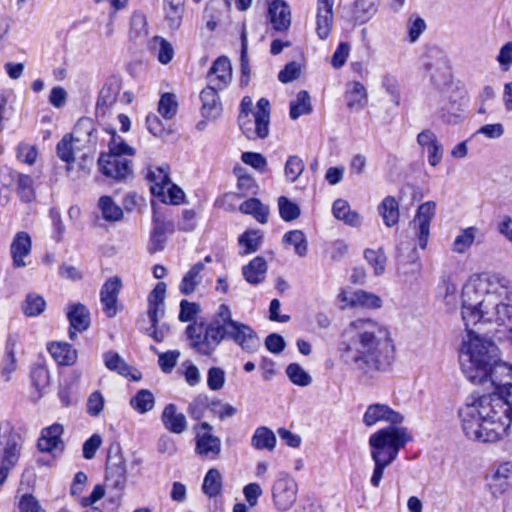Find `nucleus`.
<instances>
[{
	"label": "nucleus",
	"mask_w": 512,
	"mask_h": 512,
	"mask_svg": "<svg viewBox=\"0 0 512 512\" xmlns=\"http://www.w3.org/2000/svg\"><path fill=\"white\" fill-rule=\"evenodd\" d=\"M225 379V371L220 367H211L207 372V386L212 391L222 389L225 384Z\"/></svg>",
	"instance_id": "64"
},
{
	"label": "nucleus",
	"mask_w": 512,
	"mask_h": 512,
	"mask_svg": "<svg viewBox=\"0 0 512 512\" xmlns=\"http://www.w3.org/2000/svg\"><path fill=\"white\" fill-rule=\"evenodd\" d=\"M334 0H318L316 32L321 39H326L331 31Z\"/></svg>",
	"instance_id": "22"
},
{
	"label": "nucleus",
	"mask_w": 512,
	"mask_h": 512,
	"mask_svg": "<svg viewBox=\"0 0 512 512\" xmlns=\"http://www.w3.org/2000/svg\"><path fill=\"white\" fill-rule=\"evenodd\" d=\"M21 309L25 316L37 317L45 311L46 301L41 295L31 292L26 295Z\"/></svg>",
	"instance_id": "41"
},
{
	"label": "nucleus",
	"mask_w": 512,
	"mask_h": 512,
	"mask_svg": "<svg viewBox=\"0 0 512 512\" xmlns=\"http://www.w3.org/2000/svg\"><path fill=\"white\" fill-rule=\"evenodd\" d=\"M283 243L294 247L295 253L299 257H305L308 252V242L305 234L301 230H291L284 234Z\"/></svg>",
	"instance_id": "47"
},
{
	"label": "nucleus",
	"mask_w": 512,
	"mask_h": 512,
	"mask_svg": "<svg viewBox=\"0 0 512 512\" xmlns=\"http://www.w3.org/2000/svg\"><path fill=\"white\" fill-rule=\"evenodd\" d=\"M488 381L496 390L511 384L512 365L502 361L500 358L499 361L491 367V371L488 372L487 382Z\"/></svg>",
	"instance_id": "27"
},
{
	"label": "nucleus",
	"mask_w": 512,
	"mask_h": 512,
	"mask_svg": "<svg viewBox=\"0 0 512 512\" xmlns=\"http://www.w3.org/2000/svg\"><path fill=\"white\" fill-rule=\"evenodd\" d=\"M63 432V426L58 423L43 428L37 442L39 451L45 453L62 452L65 446L62 440Z\"/></svg>",
	"instance_id": "14"
},
{
	"label": "nucleus",
	"mask_w": 512,
	"mask_h": 512,
	"mask_svg": "<svg viewBox=\"0 0 512 512\" xmlns=\"http://www.w3.org/2000/svg\"><path fill=\"white\" fill-rule=\"evenodd\" d=\"M210 412L220 420L233 417L237 413V409L229 403L220 399H214L209 404Z\"/></svg>",
	"instance_id": "60"
},
{
	"label": "nucleus",
	"mask_w": 512,
	"mask_h": 512,
	"mask_svg": "<svg viewBox=\"0 0 512 512\" xmlns=\"http://www.w3.org/2000/svg\"><path fill=\"white\" fill-rule=\"evenodd\" d=\"M168 231H172L171 224L165 222H155L154 228L150 236V247L151 253L161 251L165 243V234Z\"/></svg>",
	"instance_id": "50"
},
{
	"label": "nucleus",
	"mask_w": 512,
	"mask_h": 512,
	"mask_svg": "<svg viewBox=\"0 0 512 512\" xmlns=\"http://www.w3.org/2000/svg\"><path fill=\"white\" fill-rule=\"evenodd\" d=\"M251 445L257 450H273L276 445V437L273 431L265 426L258 427L251 439Z\"/></svg>",
	"instance_id": "40"
},
{
	"label": "nucleus",
	"mask_w": 512,
	"mask_h": 512,
	"mask_svg": "<svg viewBox=\"0 0 512 512\" xmlns=\"http://www.w3.org/2000/svg\"><path fill=\"white\" fill-rule=\"evenodd\" d=\"M371 458L374 462V469L370 478V483L373 487L377 488L380 486L384 470L394 461L377 456H371Z\"/></svg>",
	"instance_id": "62"
},
{
	"label": "nucleus",
	"mask_w": 512,
	"mask_h": 512,
	"mask_svg": "<svg viewBox=\"0 0 512 512\" xmlns=\"http://www.w3.org/2000/svg\"><path fill=\"white\" fill-rule=\"evenodd\" d=\"M374 0H358L355 2L354 16L360 23H365L376 13Z\"/></svg>",
	"instance_id": "56"
},
{
	"label": "nucleus",
	"mask_w": 512,
	"mask_h": 512,
	"mask_svg": "<svg viewBox=\"0 0 512 512\" xmlns=\"http://www.w3.org/2000/svg\"><path fill=\"white\" fill-rule=\"evenodd\" d=\"M96 130L93 123L88 119L79 120L71 135H65L57 144L58 157L66 162H74L75 153L79 152L81 147L84 149L89 144V152H95L97 144Z\"/></svg>",
	"instance_id": "8"
},
{
	"label": "nucleus",
	"mask_w": 512,
	"mask_h": 512,
	"mask_svg": "<svg viewBox=\"0 0 512 512\" xmlns=\"http://www.w3.org/2000/svg\"><path fill=\"white\" fill-rule=\"evenodd\" d=\"M465 437L479 443H496L507 437L512 425V383L493 394L473 392L458 409Z\"/></svg>",
	"instance_id": "4"
},
{
	"label": "nucleus",
	"mask_w": 512,
	"mask_h": 512,
	"mask_svg": "<svg viewBox=\"0 0 512 512\" xmlns=\"http://www.w3.org/2000/svg\"><path fill=\"white\" fill-rule=\"evenodd\" d=\"M67 318L69 320V338L74 340L77 332L82 333L90 326V312L81 303L70 304L67 307Z\"/></svg>",
	"instance_id": "15"
},
{
	"label": "nucleus",
	"mask_w": 512,
	"mask_h": 512,
	"mask_svg": "<svg viewBox=\"0 0 512 512\" xmlns=\"http://www.w3.org/2000/svg\"><path fill=\"white\" fill-rule=\"evenodd\" d=\"M253 101L250 96H244L240 103V113L238 123L240 129L249 139H264L269 135L270 125V102L266 98H260L256 104L254 112V128L250 119Z\"/></svg>",
	"instance_id": "7"
},
{
	"label": "nucleus",
	"mask_w": 512,
	"mask_h": 512,
	"mask_svg": "<svg viewBox=\"0 0 512 512\" xmlns=\"http://www.w3.org/2000/svg\"><path fill=\"white\" fill-rule=\"evenodd\" d=\"M340 361L360 378L374 379L392 370L396 346L388 326L372 318H357L341 332Z\"/></svg>",
	"instance_id": "2"
},
{
	"label": "nucleus",
	"mask_w": 512,
	"mask_h": 512,
	"mask_svg": "<svg viewBox=\"0 0 512 512\" xmlns=\"http://www.w3.org/2000/svg\"><path fill=\"white\" fill-rule=\"evenodd\" d=\"M166 295V284L158 282L154 289L148 295L147 316L149 320L156 322L158 318L164 316V301Z\"/></svg>",
	"instance_id": "23"
},
{
	"label": "nucleus",
	"mask_w": 512,
	"mask_h": 512,
	"mask_svg": "<svg viewBox=\"0 0 512 512\" xmlns=\"http://www.w3.org/2000/svg\"><path fill=\"white\" fill-rule=\"evenodd\" d=\"M427 69L431 72L430 79L436 88H442L449 83L451 71L446 61L443 60L436 64H427Z\"/></svg>",
	"instance_id": "44"
},
{
	"label": "nucleus",
	"mask_w": 512,
	"mask_h": 512,
	"mask_svg": "<svg viewBox=\"0 0 512 512\" xmlns=\"http://www.w3.org/2000/svg\"><path fill=\"white\" fill-rule=\"evenodd\" d=\"M161 420L164 427L175 434H181L187 429V420L183 413H178L174 404L165 406Z\"/></svg>",
	"instance_id": "26"
},
{
	"label": "nucleus",
	"mask_w": 512,
	"mask_h": 512,
	"mask_svg": "<svg viewBox=\"0 0 512 512\" xmlns=\"http://www.w3.org/2000/svg\"><path fill=\"white\" fill-rule=\"evenodd\" d=\"M334 217L343 221L346 225L358 227L362 223L360 214L350 208L349 203L344 199H336L332 206Z\"/></svg>",
	"instance_id": "29"
},
{
	"label": "nucleus",
	"mask_w": 512,
	"mask_h": 512,
	"mask_svg": "<svg viewBox=\"0 0 512 512\" xmlns=\"http://www.w3.org/2000/svg\"><path fill=\"white\" fill-rule=\"evenodd\" d=\"M221 440L212 433H196L195 453L202 459L216 460L221 453Z\"/></svg>",
	"instance_id": "17"
},
{
	"label": "nucleus",
	"mask_w": 512,
	"mask_h": 512,
	"mask_svg": "<svg viewBox=\"0 0 512 512\" xmlns=\"http://www.w3.org/2000/svg\"><path fill=\"white\" fill-rule=\"evenodd\" d=\"M262 242V234L258 230L246 231L239 239L238 243L243 250L240 252L243 255L256 252Z\"/></svg>",
	"instance_id": "49"
},
{
	"label": "nucleus",
	"mask_w": 512,
	"mask_h": 512,
	"mask_svg": "<svg viewBox=\"0 0 512 512\" xmlns=\"http://www.w3.org/2000/svg\"><path fill=\"white\" fill-rule=\"evenodd\" d=\"M122 288V281L119 277L109 278L101 287L100 301L103 311L107 317L112 318L118 312V295Z\"/></svg>",
	"instance_id": "13"
},
{
	"label": "nucleus",
	"mask_w": 512,
	"mask_h": 512,
	"mask_svg": "<svg viewBox=\"0 0 512 512\" xmlns=\"http://www.w3.org/2000/svg\"><path fill=\"white\" fill-rule=\"evenodd\" d=\"M106 132L110 135L109 152L100 155L98 159L99 169L106 177L116 181H125L133 173L131 161L125 156L134 155L135 150L122 137L117 135L115 129H106Z\"/></svg>",
	"instance_id": "5"
},
{
	"label": "nucleus",
	"mask_w": 512,
	"mask_h": 512,
	"mask_svg": "<svg viewBox=\"0 0 512 512\" xmlns=\"http://www.w3.org/2000/svg\"><path fill=\"white\" fill-rule=\"evenodd\" d=\"M31 381L33 386L41 391L49 385L50 373L43 365H37L31 370Z\"/></svg>",
	"instance_id": "61"
},
{
	"label": "nucleus",
	"mask_w": 512,
	"mask_h": 512,
	"mask_svg": "<svg viewBox=\"0 0 512 512\" xmlns=\"http://www.w3.org/2000/svg\"><path fill=\"white\" fill-rule=\"evenodd\" d=\"M364 258L372 266L376 276L384 273L387 258L382 248L377 250L366 249L364 251Z\"/></svg>",
	"instance_id": "52"
},
{
	"label": "nucleus",
	"mask_w": 512,
	"mask_h": 512,
	"mask_svg": "<svg viewBox=\"0 0 512 512\" xmlns=\"http://www.w3.org/2000/svg\"><path fill=\"white\" fill-rule=\"evenodd\" d=\"M165 20L169 29L177 30L182 23L184 6L180 0H165Z\"/></svg>",
	"instance_id": "38"
},
{
	"label": "nucleus",
	"mask_w": 512,
	"mask_h": 512,
	"mask_svg": "<svg viewBox=\"0 0 512 512\" xmlns=\"http://www.w3.org/2000/svg\"><path fill=\"white\" fill-rule=\"evenodd\" d=\"M103 361L105 367L110 371L116 372L123 377L131 376V379L137 381L140 379V376H135L131 374V367L126 363V361L114 351H107L103 354Z\"/></svg>",
	"instance_id": "31"
},
{
	"label": "nucleus",
	"mask_w": 512,
	"mask_h": 512,
	"mask_svg": "<svg viewBox=\"0 0 512 512\" xmlns=\"http://www.w3.org/2000/svg\"><path fill=\"white\" fill-rule=\"evenodd\" d=\"M404 419L400 412L383 403L368 405L363 415V423L367 427H372L380 422L389 423V426L400 425Z\"/></svg>",
	"instance_id": "12"
},
{
	"label": "nucleus",
	"mask_w": 512,
	"mask_h": 512,
	"mask_svg": "<svg viewBox=\"0 0 512 512\" xmlns=\"http://www.w3.org/2000/svg\"><path fill=\"white\" fill-rule=\"evenodd\" d=\"M208 84L225 89L232 79V67L227 57L217 58L207 74Z\"/></svg>",
	"instance_id": "18"
},
{
	"label": "nucleus",
	"mask_w": 512,
	"mask_h": 512,
	"mask_svg": "<svg viewBox=\"0 0 512 512\" xmlns=\"http://www.w3.org/2000/svg\"><path fill=\"white\" fill-rule=\"evenodd\" d=\"M378 212L387 227H393L399 221V204L393 196H386L382 200L378 206Z\"/></svg>",
	"instance_id": "33"
},
{
	"label": "nucleus",
	"mask_w": 512,
	"mask_h": 512,
	"mask_svg": "<svg viewBox=\"0 0 512 512\" xmlns=\"http://www.w3.org/2000/svg\"><path fill=\"white\" fill-rule=\"evenodd\" d=\"M305 168L303 160L297 155H291L288 157L285 167L284 174L287 181L294 183L301 176Z\"/></svg>",
	"instance_id": "54"
},
{
	"label": "nucleus",
	"mask_w": 512,
	"mask_h": 512,
	"mask_svg": "<svg viewBox=\"0 0 512 512\" xmlns=\"http://www.w3.org/2000/svg\"><path fill=\"white\" fill-rule=\"evenodd\" d=\"M47 349L59 365L71 366L77 361V350L69 343L53 342Z\"/></svg>",
	"instance_id": "28"
},
{
	"label": "nucleus",
	"mask_w": 512,
	"mask_h": 512,
	"mask_svg": "<svg viewBox=\"0 0 512 512\" xmlns=\"http://www.w3.org/2000/svg\"><path fill=\"white\" fill-rule=\"evenodd\" d=\"M178 103L175 95L166 93L161 96L158 104V112L162 117L169 120L172 119L177 113Z\"/></svg>",
	"instance_id": "59"
},
{
	"label": "nucleus",
	"mask_w": 512,
	"mask_h": 512,
	"mask_svg": "<svg viewBox=\"0 0 512 512\" xmlns=\"http://www.w3.org/2000/svg\"><path fill=\"white\" fill-rule=\"evenodd\" d=\"M121 86L118 80L110 79L102 87L96 103L97 114L105 115L116 103Z\"/></svg>",
	"instance_id": "21"
},
{
	"label": "nucleus",
	"mask_w": 512,
	"mask_h": 512,
	"mask_svg": "<svg viewBox=\"0 0 512 512\" xmlns=\"http://www.w3.org/2000/svg\"><path fill=\"white\" fill-rule=\"evenodd\" d=\"M209 399L206 395H198L188 406L187 412L194 420H200L204 416L206 408H209Z\"/></svg>",
	"instance_id": "63"
},
{
	"label": "nucleus",
	"mask_w": 512,
	"mask_h": 512,
	"mask_svg": "<svg viewBox=\"0 0 512 512\" xmlns=\"http://www.w3.org/2000/svg\"><path fill=\"white\" fill-rule=\"evenodd\" d=\"M461 316L467 331L459 350L461 370L471 383L484 384L501 353L491 339L472 327L484 323L504 325L512 320V279L499 272L471 276L462 290Z\"/></svg>",
	"instance_id": "1"
},
{
	"label": "nucleus",
	"mask_w": 512,
	"mask_h": 512,
	"mask_svg": "<svg viewBox=\"0 0 512 512\" xmlns=\"http://www.w3.org/2000/svg\"><path fill=\"white\" fill-rule=\"evenodd\" d=\"M148 35L146 17L142 13H134L130 21L129 39L135 44L145 41Z\"/></svg>",
	"instance_id": "39"
},
{
	"label": "nucleus",
	"mask_w": 512,
	"mask_h": 512,
	"mask_svg": "<svg viewBox=\"0 0 512 512\" xmlns=\"http://www.w3.org/2000/svg\"><path fill=\"white\" fill-rule=\"evenodd\" d=\"M286 375L289 380L297 386L306 387L312 382V377L298 363H291L286 368Z\"/></svg>",
	"instance_id": "51"
},
{
	"label": "nucleus",
	"mask_w": 512,
	"mask_h": 512,
	"mask_svg": "<svg viewBox=\"0 0 512 512\" xmlns=\"http://www.w3.org/2000/svg\"><path fill=\"white\" fill-rule=\"evenodd\" d=\"M345 100L348 109L355 111L363 110L368 102V94L364 85L358 81L347 83Z\"/></svg>",
	"instance_id": "24"
},
{
	"label": "nucleus",
	"mask_w": 512,
	"mask_h": 512,
	"mask_svg": "<svg viewBox=\"0 0 512 512\" xmlns=\"http://www.w3.org/2000/svg\"><path fill=\"white\" fill-rule=\"evenodd\" d=\"M105 480L109 487L122 491L127 482V470L125 459L119 445H112L109 448Z\"/></svg>",
	"instance_id": "10"
},
{
	"label": "nucleus",
	"mask_w": 512,
	"mask_h": 512,
	"mask_svg": "<svg viewBox=\"0 0 512 512\" xmlns=\"http://www.w3.org/2000/svg\"><path fill=\"white\" fill-rule=\"evenodd\" d=\"M32 240L27 232H17L10 246V254L13 261V267L22 268L27 264L24 258L31 253Z\"/></svg>",
	"instance_id": "19"
},
{
	"label": "nucleus",
	"mask_w": 512,
	"mask_h": 512,
	"mask_svg": "<svg viewBox=\"0 0 512 512\" xmlns=\"http://www.w3.org/2000/svg\"><path fill=\"white\" fill-rule=\"evenodd\" d=\"M278 207L280 217L286 222L293 221L300 216L299 206L285 196L278 198Z\"/></svg>",
	"instance_id": "57"
},
{
	"label": "nucleus",
	"mask_w": 512,
	"mask_h": 512,
	"mask_svg": "<svg viewBox=\"0 0 512 512\" xmlns=\"http://www.w3.org/2000/svg\"><path fill=\"white\" fill-rule=\"evenodd\" d=\"M435 212L436 203L434 201L424 202L418 207L416 215L410 223L421 249H425L427 246L430 235V223L435 216Z\"/></svg>",
	"instance_id": "11"
},
{
	"label": "nucleus",
	"mask_w": 512,
	"mask_h": 512,
	"mask_svg": "<svg viewBox=\"0 0 512 512\" xmlns=\"http://www.w3.org/2000/svg\"><path fill=\"white\" fill-rule=\"evenodd\" d=\"M17 194L23 202L29 203L35 199L33 179L26 174L17 173Z\"/></svg>",
	"instance_id": "53"
},
{
	"label": "nucleus",
	"mask_w": 512,
	"mask_h": 512,
	"mask_svg": "<svg viewBox=\"0 0 512 512\" xmlns=\"http://www.w3.org/2000/svg\"><path fill=\"white\" fill-rule=\"evenodd\" d=\"M271 494L275 509L286 512L293 507L297 500V482L290 475L281 473L272 484Z\"/></svg>",
	"instance_id": "9"
},
{
	"label": "nucleus",
	"mask_w": 512,
	"mask_h": 512,
	"mask_svg": "<svg viewBox=\"0 0 512 512\" xmlns=\"http://www.w3.org/2000/svg\"><path fill=\"white\" fill-rule=\"evenodd\" d=\"M417 143L423 149L427 151L428 163L436 167L439 165L443 158V146L439 143L436 134L430 130H422L417 135Z\"/></svg>",
	"instance_id": "16"
},
{
	"label": "nucleus",
	"mask_w": 512,
	"mask_h": 512,
	"mask_svg": "<svg viewBox=\"0 0 512 512\" xmlns=\"http://www.w3.org/2000/svg\"><path fill=\"white\" fill-rule=\"evenodd\" d=\"M311 112L312 105L308 92L305 90L298 92L296 99L290 102L289 114L291 119L296 120L300 116L310 114Z\"/></svg>",
	"instance_id": "45"
},
{
	"label": "nucleus",
	"mask_w": 512,
	"mask_h": 512,
	"mask_svg": "<svg viewBox=\"0 0 512 512\" xmlns=\"http://www.w3.org/2000/svg\"><path fill=\"white\" fill-rule=\"evenodd\" d=\"M219 90L221 89L208 84L200 93L201 113L206 119H216L222 112V104L218 96Z\"/></svg>",
	"instance_id": "20"
},
{
	"label": "nucleus",
	"mask_w": 512,
	"mask_h": 512,
	"mask_svg": "<svg viewBox=\"0 0 512 512\" xmlns=\"http://www.w3.org/2000/svg\"><path fill=\"white\" fill-rule=\"evenodd\" d=\"M270 21L275 30H286L291 24L289 6L283 0H273L269 5Z\"/></svg>",
	"instance_id": "25"
},
{
	"label": "nucleus",
	"mask_w": 512,
	"mask_h": 512,
	"mask_svg": "<svg viewBox=\"0 0 512 512\" xmlns=\"http://www.w3.org/2000/svg\"><path fill=\"white\" fill-rule=\"evenodd\" d=\"M168 169L169 167L165 165L149 170L147 178L152 183L151 192L153 195L164 196L166 185H170Z\"/></svg>",
	"instance_id": "34"
},
{
	"label": "nucleus",
	"mask_w": 512,
	"mask_h": 512,
	"mask_svg": "<svg viewBox=\"0 0 512 512\" xmlns=\"http://www.w3.org/2000/svg\"><path fill=\"white\" fill-rule=\"evenodd\" d=\"M201 312L200 305L181 300L178 319L190 322L185 328L188 346L196 354L212 357L224 341H233L242 350L253 353L260 347V339L247 324L233 320L232 311L227 304H220L210 319L197 320Z\"/></svg>",
	"instance_id": "3"
},
{
	"label": "nucleus",
	"mask_w": 512,
	"mask_h": 512,
	"mask_svg": "<svg viewBox=\"0 0 512 512\" xmlns=\"http://www.w3.org/2000/svg\"><path fill=\"white\" fill-rule=\"evenodd\" d=\"M98 208L102 217L108 222L120 221L123 218V210L110 196H101L98 200Z\"/></svg>",
	"instance_id": "43"
},
{
	"label": "nucleus",
	"mask_w": 512,
	"mask_h": 512,
	"mask_svg": "<svg viewBox=\"0 0 512 512\" xmlns=\"http://www.w3.org/2000/svg\"><path fill=\"white\" fill-rule=\"evenodd\" d=\"M412 440L408 429L399 425L381 428L370 435V455L395 461L399 451Z\"/></svg>",
	"instance_id": "6"
},
{
	"label": "nucleus",
	"mask_w": 512,
	"mask_h": 512,
	"mask_svg": "<svg viewBox=\"0 0 512 512\" xmlns=\"http://www.w3.org/2000/svg\"><path fill=\"white\" fill-rule=\"evenodd\" d=\"M492 480L497 482L492 485H498L500 493H503L512 480V461L500 464L492 475Z\"/></svg>",
	"instance_id": "55"
},
{
	"label": "nucleus",
	"mask_w": 512,
	"mask_h": 512,
	"mask_svg": "<svg viewBox=\"0 0 512 512\" xmlns=\"http://www.w3.org/2000/svg\"><path fill=\"white\" fill-rule=\"evenodd\" d=\"M20 449L17 436H9L1 456V464L13 468L18 462Z\"/></svg>",
	"instance_id": "48"
},
{
	"label": "nucleus",
	"mask_w": 512,
	"mask_h": 512,
	"mask_svg": "<svg viewBox=\"0 0 512 512\" xmlns=\"http://www.w3.org/2000/svg\"><path fill=\"white\" fill-rule=\"evenodd\" d=\"M349 306L378 309L382 306V300L373 293L357 290L351 295Z\"/></svg>",
	"instance_id": "42"
},
{
	"label": "nucleus",
	"mask_w": 512,
	"mask_h": 512,
	"mask_svg": "<svg viewBox=\"0 0 512 512\" xmlns=\"http://www.w3.org/2000/svg\"><path fill=\"white\" fill-rule=\"evenodd\" d=\"M239 211L253 216L261 224H265L268 221L269 208L257 198H250L241 203Z\"/></svg>",
	"instance_id": "35"
},
{
	"label": "nucleus",
	"mask_w": 512,
	"mask_h": 512,
	"mask_svg": "<svg viewBox=\"0 0 512 512\" xmlns=\"http://www.w3.org/2000/svg\"><path fill=\"white\" fill-rule=\"evenodd\" d=\"M151 51L161 64H168L174 57V49L170 42L161 36H154L151 40Z\"/></svg>",
	"instance_id": "37"
},
{
	"label": "nucleus",
	"mask_w": 512,
	"mask_h": 512,
	"mask_svg": "<svg viewBox=\"0 0 512 512\" xmlns=\"http://www.w3.org/2000/svg\"><path fill=\"white\" fill-rule=\"evenodd\" d=\"M267 273V263L263 257H255L247 265L243 266L242 274L245 280L253 285L262 283Z\"/></svg>",
	"instance_id": "30"
},
{
	"label": "nucleus",
	"mask_w": 512,
	"mask_h": 512,
	"mask_svg": "<svg viewBox=\"0 0 512 512\" xmlns=\"http://www.w3.org/2000/svg\"><path fill=\"white\" fill-rule=\"evenodd\" d=\"M223 480L222 475L216 468H211L207 471L203 484L202 491L210 498L219 496L222 492Z\"/></svg>",
	"instance_id": "36"
},
{
	"label": "nucleus",
	"mask_w": 512,
	"mask_h": 512,
	"mask_svg": "<svg viewBox=\"0 0 512 512\" xmlns=\"http://www.w3.org/2000/svg\"><path fill=\"white\" fill-rule=\"evenodd\" d=\"M204 270V263L197 262L195 263L189 271L184 275L180 284L179 290L183 295H190L196 289V287L201 283L202 276L201 273Z\"/></svg>",
	"instance_id": "32"
},
{
	"label": "nucleus",
	"mask_w": 512,
	"mask_h": 512,
	"mask_svg": "<svg viewBox=\"0 0 512 512\" xmlns=\"http://www.w3.org/2000/svg\"><path fill=\"white\" fill-rule=\"evenodd\" d=\"M130 405L139 414H145L155 405L154 395L150 390L141 389L130 399Z\"/></svg>",
	"instance_id": "46"
},
{
	"label": "nucleus",
	"mask_w": 512,
	"mask_h": 512,
	"mask_svg": "<svg viewBox=\"0 0 512 512\" xmlns=\"http://www.w3.org/2000/svg\"><path fill=\"white\" fill-rule=\"evenodd\" d=\"M477 232L476 227L464 229L454 240L453 250L458 253H464L473 244Z\"/></svg>",
	"instance_id": "58"
}]
</instances>
